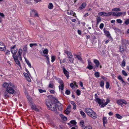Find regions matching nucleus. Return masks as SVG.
Instances as JSON below:
<instances>
[{
    "mask_svg": "<svg viewBox=\"0 0 129 129\" xmlns=\"http://www.w3.org/2000/svg\"><path fill=\"white\" fill-rule=\"evenodd\" d=\"M111 15H112V11L108 13L104 12V16L109 17Z\"/></svg>",
    "mask_w": 129,
    "mask_h": 129,
    "instance_id": "obj_17",
    "label": "nucleus"
},
{
    "mask_svg": "<svg viewBox=\"0 0 129 129\" xmlns=\"http://www.w3.org/2000/svg\"><path fill=\"white\" fill-rule=\"evenodd\" d=\"M104 33L107 35V36H109L110 35V33L109 31L105 30L104 29Z\"/></svg>",
    "mask_w": 129,
    "mask_h": 129,
    "instance_id": "obj_42",
    "label": "nucleus"
},
{
    "mask_svg": "<svg viewBox=\"0 0 129 129\" xmlns=\"http://www.w3.org/2000/svg\"><path fill=\"white\" fill-rule=\"evenodd\" d=\"M85 111L88 115H90V114L94 112V111L91 109L88 108L85 109Z\"/></svg>",
    "mask_w": 129,
    "mask_h": 129,
    "instance_id": "obj_9",
    "label": "nucleus"
},
{
    "mask_svg": "<svg viewBox=\"0 0 129 129\" xmlns=\"http://www.w3.org/2000/svg\"><path fill=\"white\" fill-rule=\"evenodd\" d=\"M53 7V5L52 3H49L48 5V7L49 9H52Z\"/></svg>",
    "mask_w": 129,
    "mask_h": 129,
    "instance_id": "obj_30",
    "label": "nucleus"
},
{
    "mask_svg": "<svg viewBox=\"0 0 129 129\" xmlns=\"http://www.w3.org/2000/svg\"><path fill=\"white\" fill-rule=\"evenodd\" d=\"M93 62L95 64L96 67H99L100 64V63L98 60L96 59H94L93 60Z\"/></svg>",
    "mask_w": 129,
    "mask_h": 129,
    "instance_id": "obj_19",
    "label": "nucleus"
},
{
    "mask_svg": "<svg viewBox=\"0 0 129 129\" xmlns=\"http://www.w3.org/2000/svg\"><path fill=\"white\" fill-rule=\"evenodd\" d=\"M46 104L49 109L51 110L56 111V104L50 100L47 99L46 101Z\"/></svg>",
    "mask_w": 129,
    "mask_h": 129,
    "instance_id": "obj_1",
    "label": "nucleus"
},
{
    "mask_svg": "<svg viewBox=\"0 0 129 129\" xmlns=\"http://www.w3.org/2000/svg\"><path fill=\"white\" fill-rule=\"evenodd\" d=\"M10 53V51L9 50H6L5 54L6 55L9 54Z\"/></svg>",
    "mask_w": 129,
    "mask_h": 129,
    "instance_id": "obj_55",
    "label": "nucleus"
},
{
    "mask_svg": "<svg viewBox=\"0 0 129 129\" xmlns=\"http://www.w3.org/2000/svg\"><path fill=\"white\" fill-rule=\"evenodd\" d=\"M70 123H71L73 124L74 125H75L76 124V122L75 121V120H72L71 121H70Z\"/></svg>",
    "mask_w": 129,
    "mask_h": 129,
    "instance_id": "obj_50",
    "label": "nucleus"
},
{
    "mask_svg": "<svg viewBox=\"0 0 129 129\" xmlns=\"http://www.w3.org/2000/svg\"><path fill=\"white\" fill-rule=\"evenodd\" d=\"M59 79V80L58 82L60 84V85L59 86V88L60 90H61L62 91L63 90L64 87L63 82L60 79Z\"/></svg>",
    "mask_w": 129,
    "mask_h": 129,
    "instance_id": "obj_5",
    "label": "nucleus"
},
{
    "mask_svg": "<svg viewBox=\"0 0 129 129\" xmlns=\"http://www.w3.org/2000/svg\"><path fill=\"white\" fill-rule=\"evenodd\" d=\"M84 129H92V127L90 126L87 127H85Z\"/></svg>",
    "mask_w": 129,
    "mask_h": 129,
    "instance_id": "obj_64",
    "label": "nucleus"
},
{
    "mask_svg": "<svg viewBox=\"0 0 129 129\" xmlns=\"http://www.w3.org/2000/svg\"><path fill=\"white\" fill-rule=\"evenodd\" d=\"M74 58H77L78 60L81 61H82V59L80 56L76 54H74Z\"/></svg>",
    "mask_w": 129,
    "mask_h": 129,
    "instance_id": "obj_20",
    "label": "nucleus"
},
{
    "mask_svg": "<svg viewBox=\"0 0 129 129\" xmlns=\"http://www.w3.org/2000/svg\"><path fill=\"white\" fill-rule=\"evenodd\" d=\"M98 15H99L102 16V15L104 16V12H99L98 13Z\"/></svg>",
    "mask_w": 129,
    "mask_h": 129,
    "instance_id": "obj_60",
    "label": "nucleus"
},
{
    "mask_svg": "<svg viewBox=\"0 0 129 129\" xmlns=\"http://www.w3.org/2000/svg\"><path fill=\"white\" fill-rule=\"evenodd\" d=\"M103 125L104 127H105V124H106L107 123V118L106 117H103Z\"/></svg>",
    "mask_w": 129,
    "mask_h": 129,
    "instance_id": "obj_21",
    "label": "nucleus"
},
{
    "mask_svg": "<svg viewBox=\"0 0 129 129\" xmlns=\"http://www.w3.org/2000/svg\"><path fill=\"white\" fill-rule=\"evenodd\" d=\"M117 104L121 106H124L127 104V102L124 99H120L117 101Z\"/></svg>",
    "mask_w": 129,
    "mask_h": 129,
    "instance_id": "obj_4",
    "label": "nucleus"
},
{
    "mask_svg": "<svg viewBox=\"0 0 129 129\" xmlns=\"http://www.w3.org/2000/svg\"><path fill=\"white\" fill-rule=\"evenodd\" d=\"M10 83H12L11 82H9L8 83L7 82H5L3 84L2 86L3 87L6 88L10 86Z\"/></svg>",
    "mask_w": 129,
    "mask_h": 129,
    "instance_id": "obj_15",
    "label": "nucleus"
},
{
    "mask_svg": "<svg viewBox=\"0 0 129 129\" xmlns=\"http://www.w3.org/2000/svg\"><path fill=\"white\" fill-rule=\"evenodd\" d=\"M6 47L4 44L0 42V50L1 51H5L6 50Z\"/></svg>",
    "mask_w": 129,
    "mask_h": 129,
    "instance_id": "obj_13",
    "label": "nucleus"
},
{
    "mask_svg": "<svg viewBox=\"0 0 129 129\" xmlns=\"http://www.w3.org/2000/svg\"><path fill=\"white\" fill-rule=\"evenodd\" d=\"M53 83H50L49 85V87L50 88H53Z\"/></svg>",
    "mask_w": 129,
    "mask_h": 129,
    "instance_id": "obj_61",
    "label": "nucleus"
},
{
    "mask_svg": "<svg viewBox=\"0 0 129 129\" xmlns=\"http://www.w3.org/2000/svg\"><path fill=\"white\" fill-rule=\"evenodd\" d=\"M27 98L28 101H29L30 103H31L32 102V99L30 97V96L27 95Z\"/></svg>",
    "mask_w": 129,
    "mask_h": 129,
    "instance_id": "obj_37",
    "label": "nucleus"
},
{
    "mask_svg": "<svg viewBox=\"0 0 129 129\" xmlns=\"http://www.w3.org/2000/svg\"><path fill=\"white\" fill-rule=\"evenodd\" d=\"M48 50L47 49H45L43 51V53L44 54V55H47L48 54Z\"/></svg>",
    "mask_w": 129,
    "mask_h": 129,
    "instance_id": "obj_26",
    "label": "nucleus"
},
{
    "mask_svg": "<svg viewBox=\"0 0 129 129\" xmlns=\"http://www.w3.org/2000/svg\"><path fill=\"white\" fill-rule=\"evenodd\" d=\"M116 117L118 119H121L122 118V116L118 114H116Z\"/></svg>",
    "mask_w": 129,
    "mask_h": 129,
    "instance_id": "obj_40",
    "label": "nucleus"
},
{
    "mask_svg": "<svg viewBox=\"0 0 129 129\" xmlns=\"http://www.w3.org/2000/svg\"><path fill=\"white\" fill-rule=\"evenodd\" d=\"M67 55L68 56V57H69V56H73L72 54L70 52H67Z\"/></svg>",
    "mask_w": 129,
    "mask_h": 129,
    "instance_id": "obj_58",
    "label": "nucleus"
},
{
    "mask_svg": "<svg viewBox=\"0 0 129 129\" xmlns=\"http://www.w3.org/2000/svg\"><path fill=\"white\" fill-rule=\"evenodd\" d=\"M25 59V61L26 62L28 66L30 67L31 68V64L29 62V61L27 60L24 56V57Z\"/></svg>",
    "mask_w": 129,
    "mask_h": 129,
    "instance_id": "obj_27",
    "label": "nucleus"
},
{
    "mask_svg": "<svg viewBox=\"0 0 129 129\" xmlns=\"http://www.w3.org/2000/svg\"><path fill=\"white\" fill-rule=\"evenodd\" d=\"M68 58L70 62H73L74 59L73 56H69V57H68Z\"/></svg>",
    "mask_w": 129,
    "mask_h": 129,
    "instance_id": "obj_32",
    "label": "nucleus"
},
{
    "mask_svg": "<svg viewBox=\"0 0 129 129\" xmlns=\"http://www.w3.org/2000/svg\"><path fill=\"white\" fill-rule=\"evenodd\" d=\"M60 116L61 117V118L64 121H66L67 120V118L66 117L64 116L62 114H60Z\"/></svg>",
    "mask_w": 129,
    "mask_h": 129,
    "instance_id": "obj_25",
    "label": "nucleus"
},
{
    "mask_svg": "<svg viewBox=\"0 0 129 129\" xmlns=\"http://www.w3.org/2000/svg\"><path fill=\"white\" fill-rule=\"evenodd\" d=\"M121 41L122 43V44L123 45L125 46V43H126V40L125 39H122Z\"/></svg>",
    "mask_w": 129,
    "mask_h": 129,
    "instance_id": "obj_46",
    "label": "nucleus"
},
{
    "mask_svg": "<svg viewBox=\"0 0 129 129\" xmlns=\"http://www.w3.org/2000/svg\"><path fill=\"white\" fill-rule=\"evenodd\" d=\"M17 89L16 86L14 84L10 83V86L6 88V90L9 93L13 94L16 92L15 90H16Z\"/></svg>",
    "mask_w": 129,
    "mask_h": 129,
    "instance_id": "obj_2",
    "label": "nucleus"
},
{
    "mask_svg": "<svg viewBox=\"0 0 129 129\" xmlns=\"http://www.w3.org/2000/svg\"><path fill=\"white\" fill-rule=\"evenodd\" d=\"M63 72L64 74L65 75L67 78H68L69 77V72L64 68L63 69Z\"/></svg>",
    "mask_w": 129,
    "mask_h": 129,
    "instance_id": "obj_16",
    "label": "nucleus"
},
{
    "mask_svg": "<svg viewBox=\"0 0 129 129\" xmlns=\"http://www.w3.org/2000/svg\"><path fill=\"white\" fill-rule=\"evenodd\" d=\"M22 50L20 48L18 50V58L20 60H22V58L21 55L22 53Z\"/></svg>",
    "mask_w": 129,
    "mask_h": 129,
    "instance_id": "obj_10",
    "label": "nucleus"
},
{
    "mask_svg": "<svg viewBox=\"0 0 129 129\" xmlns=\"http://www.w3.org/2000/svg\"><path fill=\"white\" fill-rule=\"evenodd\" d=\"M110 100L108 98L107 99L106 102L105 103H103L101 105H100L101 107V108L104 107L106 105L110 102Z\"/></svg>",
    "mask_w": 129,
    "mask_h": 129,
    "instance_id": "obj_11",
    "label": "nucleus"
},
{
    "mask_svg": "<svg viewBox=\"0 0 129 129\" xmlns=\"http://www.w3.org/2000/svg\"><path fill=\"white\" fill-rule=\"evenodd\" d=\"M80 113L81 116H82L83 118H85L86 117V115L82 111H80Z\"/></svg>",
    "mask_w": 129,
    "mask_h": 129,
    "instance_id": "obj_33",
    "label": "nucleus"
},
{
    "mask_svg": "<svg viewBox=\"0 0 129 129\" xmlns=\"http://www.w3.org/2000/svg\"><path fill=\"white\" fill-rule=\"evenodd\" d=\"M101 21V19L99 17H98L96 18V23L98 24Z\"/></svg>",
    "mask_w": 129,
    "mask_h": 129,
    "instance_id": "obj_35",
    "label": "nucleus"
},
{
    "mask_svg": "<svg viewBox=\"0 0 129 129\" xmlns=\"http://www.w3.org/2000/svg\"><path fill=\"white\" fill-rule=\"evenodd\" d=\"M121 12H114L112 11V15L113 16L119 17L121 16Z\"/></svg>",
    "mask_w": 129,
    "mask_h": 129,
    "instance_id": "obj_12",
    "label": "nucleus"
},
{
    "mask_svg": "<svg viewBox=\"0 0 129 129\" xmlns=\"http://www.w3.org/2000/svg\"><path fill=\"white\" fill-rule=\"evenodd\" d=\"M100 74L99 72H95L94 73V75L96 78H99L100 77Z\"/></svg>",
    "mask_w": 129,
    "mask_h": 129,
    "instance_id": "obj_34",
    "label": "nucleus"
},
{
    "mask_svg": "<svg viewBox=\"0 0 129 129\" xmlns=\"http://www.w3.org/2000/svg\"><path fill=\"white\" fill-rule=\"evenodd\" d=\"M71 103L73 105V109L74 110H75L76 109V106H77L75 103L73 101H71Z\"/></svg>",
    "mask_w": 129,
    "mask_h": 129,
    "instance_id": "obj_24",
    "label": "nucleus"
},
{
    "mask_svg": "<svg viewBox=\"0 0 129 129\" xmlns=\"http://www.w3.org/2000/svg\"><path fill=\"white\" fill-rule=\"evenodd\" d=\"M122 74L125 76H127V74L126 72L124 70H122Z\"/></svg>",
    "mask_w": 129,
    "mask_h": 129,
    "instance_id": "obj_47",
    "label": "nucleus"
},
{
    "mask_svg": "<svg viewBox=\"0 0 129 129\" xmlns=\"http://www.w3.org/2000/svg\"><path fill=\"white\" fill-rule=\"evenodd\" d=\"M104 26V24L103 23H101L99 26V27L100 29H103Z\"/></svg>",
    "mask_w": 129,
    "mask_h": 129,
    "instance_id": "obj_49",
    "label": "nucleus"
},
{
    "mask_svg": "<svg viewBox=\"0 0 129 129\" xmlns=\"http://www.w3.org/2000/svg\"><path fill=\"white\" fill-rule=\"evenodd\" d=\"M110 86L109 83L108 82H107L106 83V87L107 89H108L109 87Z\"/></svg>",
    "mask_w": 129,
    "mask_h": 129,
    "instance_id": "obj_39",
    "label": "nucleus"
},
{
    "mask_svg": "<svg viewBox=\"0 0 129 129\" xmlns=\"http://www.w3.org/2000/svg\"><path fill=\"white\" fill-rule=\"evenodd\" d=\"M27 80L29 82H30L31 80L30 78L29 77V76L26 78Z\"/></svg>",
    "mask_w": 129,
    "mask_h": 129,
    "instance_id": "obj_56",
    "label": "nucleus"
},
{
    "mask_svg": "<svg viewBox=\"0 0 129 129\" xmlns=\"http://www.w3.org/2000/svg\"><path fill=\"white\" fill-rule=\"evenodd\" d=\"M125 45H122L120 48L119 51L120 52L122 53L125 50V47H124Z\"/></svg>",
    "mask_w": 129,
    "mask_h": 129,
    "instance_id": "obj_18",
    "label": "nucleus"
},
{
    "mask_svg": "<svg viewBox=\"0 0 129 129\" xmlns=\"http://www.w3.org/2000/svg\"><path fill=\"white\" fill-rule=\"evenodd\" d=\"M43 56L46 57V59L47 60V61H48L49 62V57L48 56L46 55H43Z\"/></svg>",
    "mask_w": 129,
    "mask_h": 129,
    "instance_id": "obj_57",
    "label": "nucleus"
},
{
    "mask_svg": "<svg viewBox=\"0 0 129 129\" xmlns=\"http://www.w3.org/2000/svg\"><path fill=\"white\" fill-rule=\"evenodd\" d=\"M126 62L125 60L123 59L122 62L121 66L122 67H124L125 66Z\"/></svg>",
    "mask_w": 129,
    "mask_h": 129,
    "instance_id": "obj_29",
    "label": "nucleus"
},
{
    "mask_svg": "<svg viewBox=\"0 0 129 129\" xmlns=\"http://www.w3.org/2000/svg\"><path fill=\"white\" fill-rule=\"evenodd\" d=\"M12 56L13 57V58L14 59V61H15L18 60V56H17V55H15V54L13 55Z\"/></svg>",
    "mask_w": 129,
    "mask_h": 129,
    "instance_id": "obj_31",
    "label": "nucleus"
},
{
    "mask_svg": "<svg viewBox=\"0 0 129 129\" xmlns=\"http://www.w3.org/2000/svg\"><path fill=\"white\" fill-rule=\"evenodd\" d=\"M70 86L72 88H74V84L73 83H71L70 84Z\"/></svg>",
    "mask_w": 129,
    "mask_h": 129,
    "instance_id": "obj_63",
    "label": "nucleus"
},
{
    "mask_svg": "<svg viewBox=\"0 0 129 129\" xmlns=\"http://www.w3.org/2000/svg\"><path fill=\"white\" fill-rule=\"evenodd\" d=\"M125 24L126 25H128L129 24V19H127L125 20L124 22Z\"/></svg>",
    "mask_w": 129,
    "mask_h": 129,
    "instance_id": "obj_53",
    "label": "nucleus"
},
{
    "mask_svg": "<svg viewBox=\"0 0 129 129\" xmlns=\"http://www.w3.org/2000/svg\"><path fill=\"white\" fill-rule=\"evenodd\" d=\"M89 116L93 119H95L97 117V114L94 112L90 114V115H89Z\"/></svg>",
    "mask_w": 129,
    "mask_h": 129,
    "instance_id": "obj_14",
    "label": "nucleus"
},
{
    "mask_svg": "<svg viewBox=\"0 0 129 129\" xmlns=\"http://www.w3.org/2000/svg\"><path fill=\"white\" fill-rule=\"evenodd\" d=\"M39 90V92L41 93H42L44 92H46V91L45 90H43L42 89H40Z\"/></svg>",
    "mask_w": 129,
    "mask_h": 129,
    "instance_id": "obj_48",
    "label": "nucleus"
},
{
    "mask_svg": "<svg viewBox=\"0 0 129 129\" xmlns=\"http://www.w3.org/2000/svg\"><path fill=\"white\" fill-rule=\"evenodd\" d=\"M76 93L78 95H79L81 94V92L79 90H77L76 91Z\"/></svg>",
    "mask_w": 129,
    "mask_h": 129,
    "instance_id": "obj_52",
    "label": "nucleus"
},
{
    "mask_svg": "<svg viewBox=\"0 0 129 129\" xmlns=\"http://www.w3.org/2000/svg\"><path fill=\"white\" fill-rule=\"evenodd\" d=\"M71 105H69L64 111L65 114L67 115L71 111Z\"/></svg>",
    "mask_w": 129,
    "mask_h": 129,
    "instance_id": "obj_8",
    "label": "nucleus"
},
{
    "mask_svg": "<svg viewBox=\"0 0 129 129\" xmlns=\"http://www.w3.org/2000/svg\"><path fill=\"white\" fill-rule=\"evenodd\" d=\"M7 91L4 92V96L5 97L7 98L9 97V95Z\"/></svg>",
    "mask_w": 129,
    "mask_h": 129,
    "instance_id": "obj_43",
    "label": "nucleus"
},
{
    "mask_svg": "<svg viewBox=\"0 0 129 129\" xmlns=\"http://www.w3.org/2000/svg\"><path fill=\"white\" fill-rule=\"evenodd\" d=\"M87 68L89 70H92L93 68L92 63L90 60H88V65Z\"/></svg>",
    "mask_w": 129,
    "mask_h": 129,
    "instance_id": "obj_7",
    "label": "nucleus"
},
{
    "mask_svg": "<svg viewBox=\"0 0 129 129\" xmlns=\"http://www.w3.org/2000/svg\"><path fill=\"white\" fill-rule=\"evenodd\" d=\"M80 84L81 86L82 87V89H84V88L83 86V83L81 81L80 82Z\"/></svg>",
    "mask_w": 129,
    "mask_h": 129,
    "instance_id": "obj_54",
    "label": "nucleus"
},
{
    "mask_svg": "<svg viewBox=\"0 0 129 129\" xmlns=\"http://www.w3.org/2000/svg\"><path fill=\"white\" fill-rule=\"evenodd\" d=\"M112 11L115 12H119L121 11V9L119 8H115L112 9Z\"/></svg>",
    "mask_w": 129,
    "mask_h": 129,
    "instance_id": "obj_28",
    "label": "nucleus"
},
{
    "mask_svg": "<svg viewBox=\"0 0 129 129\" xmlns=\"http://www.w3.org/2000/svg\"><path fill=\"white\" fill-rule=\"evenodd\" d=\"M86 6V4L85 3H83L81 5V6L79 7V9L80 10L84 8Z\"/></svg>",
    "mask_w": 129,
    "mask_h": 129,
    "instance_id": "obj_23",
    "label": "nucleus"
},
{
    "mask_svg": "<svg viewBox=\"0 0 129 129\" xmlns=\"http://www.w3.org/2000/svg\"><path fill=\"white\" fill-rule=\"evenodd\" d=\"M15 47L16 45H14L11 48V51L13 55L15 54L17 52V49Z\"/></svg>",
    "mask_w": 129,
    "mask_h": 129,
    "instance_id": "obj_6",
    "label": "nucleus"
},
{
    "mask_svg": "<svg viewBox=\"0 0 129 129\" xmlns=\"http://www.w3.org/2000/svg\"><path fill=\"white\" fill-rule=\"evenodd\" d=\"M100 86L101 87H103L104 85V81H101L100 82Z\"/></svg>",
    "mask_w": 129,
    "mask_h": 129,
    "instance_id": "obj_41",
    "label": "nucleus"
},
{
    "mask_svg": "<svg viewBox=\"0 0 129 129\" xmlns=\"http://www.w3.org/2000/svg\"><path fill=\"white\" fill-rule=\"evenodd\" d=\"M70 15H72L73 16H74L75 17H76V14L75 13H74V12L72 11L71 10L70 11Z\"/></svg>",
    "mask_w": 129,
    "mask_h": 129,
    "instance_id": "obj_36",
    "label": "nucleus"
},
{
    "mask_svg": "<svg viewBox=\"0 0 129 129\" xmlns=\"http://www.w3.org/2000/svg\"><path fill=\"white\" fill-rule=\"evenodd\" d=\"M23 49L24 51H26L27 50V47L25 46H24L23 47Z\"/></svg>",
    "mask_w": 129,
    "mask_h": 129,
    "instance_id": "obj_62",
    "label": "nucleus"
},
{
    "mask_svg": "<svg viewBox=\"0 0 129 129\" xmlns=\"http://www.w3.org/2000/svg\"><path fill=\"white\" fill-rule=\"evenodd\" d=\"M70 91L68 90H67L66 91L65 93L67 95H69L70 94Z\"/></svg>",
    "mask_w": 129,
    "mask_h": 129,
    "instance_id": "obj_59",
    "label": "nucleus"
},
{
    "mask_svg": "<svg viewBox=\"0 0 129 129\" xmlns=\"http://www.w3.org/2000/svg\"><path fill=\"white\" fill-rule=\"evenodd\" d=\"M56 57L53 55H52L51 56V61L52 62H53L54 61Z\"/></svg>",
    "mask_w": 129,
    "mask_h": 129,
    "instance_id": "obj_38",
    "label": "nucleus"
},
{
    "mask_svg": "<svg viewBox=\"0 0 129 129\" xmlns=\"http://www.w3.org/2000/svg\"><path fill=\"white\" fill-rule=\"evenodd\" d=\"M80 125L82 127L84 126V122L83 120H81L80 121Z\"/></svg>",
    "mask_w": 129,
    "mask_h": 129,
    "instance_id": "obj_45",
    "label": "nucleus"
},
{
    "mask_svg": "<svg viewBox=\"0 0 129 129\" xmlns=\"http://www.w3.org/2000/svg\"><path fill=\"white\" fill-rule=\"evenodd\" d=\"M31 108L34 110L36 111H38V109L36 107L35 104H33L31 106Z\"/></svg>",
    "mask_w": 129,
    "mask_h": 129,
    "instance_id": "obj_22",
    "label": "nucleus"
},
{
    "mask_svg": "<svg viewBox=\"0 0 129 129\" xmlns=\"http://www.w3.org/2000/svg\"><path fill=\"white\" fill-rule=\"evenodd\" d=\"M17 65L20 67H21L20 63L19 60L15 61Z\"/></svg>",
    "mask_w": 129,
    "mask_h": 129,
    "instance_id": "obj_44",
    "label": "nucleus"
},
{
    "mask_svg": "<svg viewBox=\"0 0 129 129\" xmlns=\"http://www.w3.org/2000/svg\"><path fill=\"white\" fill-rule=\"evenodd\" d=\"M116 21L117 23H120V24L122 23V20L120 19H117Z\"/></svg>",
    "mask_w": 129,
    "mask_h": 129,
    "instance_id": "obj_51",
    "label": "nucleus"
},
{
    "mask_svg": "<svg viewBox=\"0 0 129 129\" xmlns=\"http://www.w3.org/2000/svg\"><path fill=\"white\" fill-rule=\"evenodd\" d=\"M94 97L96 101L97 102L100 106L101 105L102 103L105 102V100L103 99H100L98 98V96L97 94L96 93L95 94Z\"/></svg>",
    "mask_w": 129,
    "mask_h": 129,
    "instance_id": "obj_3",
    "label": "nucleus"
}]
</instances>
